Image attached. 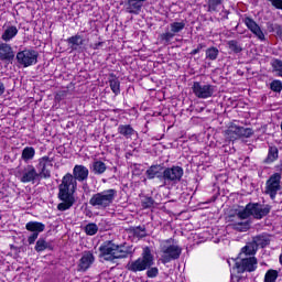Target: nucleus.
I'll list each match as a JSON object with an SVG mask.
<instances>
[{"label":"nucleus","mask_w":282,"mask_h":282,"mask_svg":"<svg viewBox=\"0 0 282 282\" xmlns=\"http://www.w3.org/2000/svg\"><path fill=\"white\" fill-rule=\"evenodd\" d=\"M144 4L138 0H128L126 3V12L128 14H140Z\"/></svg>","instance_id":"nucleus-22"},{"label":"nucleus","mask_w":282,"mask_h":282,"mask_svg":"<svg viewBox=\"0 0 282 282\" xmlns=\"http://www.w3.org/2000/svg\"><path fill=\"white\" fill-rule=\"evenodd\" d=\"M267 29L269 32H274L279 39L282 41V24H276V23H268Z\"/></svg>","instance_id":"nucleus-35"},{"label":"nucleus","mask_w":282,"mask_h":282,"mask_svg":"<svg viewBox=\"0 0 282 282\" xmlns=\"http://www.w3.org/2000/svg\"><path fill=\"white\" fill-rule=\"evenodd\" d=\"M118 195V191L110 188L94 194L89 199V205L98 210L109 208Z\"/></svg>","instance_id":"nucleus-4"},{"label":"nucleus","mask_w":282,"mask_h":282,"mask_svg":"<svg viewBox=\"0 0 282 282\" xmlns=\"http://www.w3.org/2000/svg\"><path fill=\"white\" fill-rule=\"evenodd\" d=\"M161 261L162 263H171V261H175L180 259L182 256V249L180 246L173 243V239L164 240L161 243Z\"/></svg>","instance_id":"nucleus-6"},{"label":"nucleus","mask_w":282,"mask_h":282,"mask_svg":"<svg viewBox=\"0 0 282 282\" xmlns=\"http://www.w3.org/2000/svg\"><path fill=\"white\" fill-rule=\"evenodd\" d=\"M19 34V29H17V26L14 25H9L7 26V30H4V32L1 35L2 41H4V43H8L10 41H12V39H14V36H17Z\"/></svg>","instance_id":"nucleus-25"},{"label":"nucleus","mask_w":282,"mask_h":282,"mask_svg":"<svg viewBox=\"0 0 282 282\" xmlns=\"http://www.w3.org/2000/svg\"><path fill=\"white\" fill-rule=\"evenodd\" d=\"M96 257L94 256V251H84L82 258L79 259V271L87 272V270L94 265Z\"/></svg>","instance_id":"nucleus-16"},{"label":"nucleus","mask_w":282,"mask_h":282,"mask_svg":"<svg viewBox=\"0 0 282 282\" xmlns=\"http://www.w3.org/2000/svg\"><path fill=\"white\" fill-rule=\"evenodd\" d=\"M254 134L252 128H245L240 126L239 138H251Z\"/></svg>","instance_id":"nucleus-40"},{"label":"nucleus","mask_w":282,"mask_h":282,"mask_svg":"<svg viewBox=\"0 0 282 282\" xmlns=\"http://www.w3.org/2000/svg\"><path fill=\"white\" fill-rule=\"evenodd\" d=\"M205 56L208 61H217L219 57V48L210 46L205 51Z\"/></svg>","instance_id":"nucleus-33"},{"label":"nucleus","mask_w":282,"mask_h":282,"mask_svg":"<svg viewBox=\"0 0 282 282\" xmlns=\"http://www.w3.org/2000/svg\"><path fill=\"white\" fill-rule=\"evenodd\" d=\"M15 58L22 67H32V65L39 63V52L34 50L20 51L17 53Z\"/></svg>","instance_id":"nucleus-8"},{"label":"nucleus","mask_w":282,"mask_h":282,"mask_svg":"<svg viewBox=\"0 0 282 282\" xmlns=\"http://www.w3.org/2000/svg\"><path fill=\"white\" fill-rule=\"evenodd\" d=\"M219 6H221V0H210L209 1V12H217Z\"/></svg>","instance_id":"nucleus-44"},{"label":"nucleus","mask_w":282,"mask_h":282,"mask_svg":"<svg viewBox=\"0 0 282 282\" xmlns=\"http://www.w3.org/2000/svg\"><path fill=\"white\" fill-rule=\"evenodd\" d=\"M66 42L68 43V45H70V48L73 51H76V50H78V47L85 45V40L83 39V35H80V34H76V35L68 37L66 40Z\"/></svg>","instance_id":"nucleus-24"},{"label":"nucleus","mask_w":282,"mask_h":282,"mask_svg":"<svg viewBox=\"0 0 282 282\" xmlns=\"http://www.w3.org/2000/svg\"><path fill=\"white\" fill-rule=\"evenodd\" d=\"M234 230H238L239 232H247V230H250V223H236L232 225Z\"/></svg>","instance_id":"nucleus-38"},{"label":"nucleus","mask_w":282,"mask_h":282,"mask_svg":"<svg viewBox=\"0 0 282 282\" xmlns=\"http://www.w3.org/2000/svg\"><path fill=\"white\" fill-rule=\"evenodd\" d=\"M85 232H86V235L94 237V235H96V232H98V225H96L94 223L86 225Z\"/></svg>","instance_id":"nucleus-39"},{"label":"nucleus","mask_w":282,"mask_h":282,"mask_svg":"<svg viewBox=\"0 0 282 282\" xmlns=\"http://www.w3.org/2000/svg\"><path fill=\"white\" fill-rule=\"evenodd\" d=\"M276 279H279V271L274 269H270L267 271L264 275V282H276Z\"/></svg>","instance_id":"nucleus-36"},{"label":"nucleus","mask_w":282,"mask_h":282,"mask_svg":"<svg viewBox=\"0 0 282 282\" xmlns=\"http://www.w3.org/2000/svg\"><path fill=\"white\" fill-rule=\"evenodd\" d=\"M99 257L104 259V261L115 262L116 259H127L131 252L124 249L122 245H116L113 241L108 240L105 241L99 247Z\"/></svg>","instance_id":"nucleus-2"},{"label":"nucleus","mask_w":282,"mask_h":282,"mask_svg":"<svg viewBox=\"0 0 282 282\" xmlns=\"http://www.w3.org/2000/svg\"><path fill=\"white\" fill-rule=\"evenodd\" d=\"M206 47V44L204 43H200L197 45L196 48H194L192 52H191V55L192 56H195L196 54H199L202 52V50H204Z\"/></svg>","instance_id":"nucleus-46"},{"label":"nucleus","mask_w":282,"mask_h":282,"mask_svg":"<svg viewBox=\"0 0 282 282\" xmlns=\"http://www.w3.org/2000/svg\"><path fill=\"white\" fill-rule=\"evenodd\" d=\"M273 8H276V10H282V0H268Z\"/></svg>","instance_id":"nucleus-47"},{"label":"nucleus","mask_w":282,"mask_h":282,"mask_svg":"<svg viewBox=\"0 0 282 282\" xmlns=\"http://www.w3.org/2000/svg\"><path fill=\"white\" fill-rule=\"evenodd\" d=\"M25 228L29 232H32L28 237V243L29 246H34V243H36V239H39V235L45 231V224L39 221H29L26 223Z\"/></svg>","instance_id":"nucleus-11"},{"label":"nucleus","mask_w":282,"mask_h":282,"mask_svg":"<svg viewBox=\"0 0 282 282\" xmlns=\"http://www.w3.org/2000/svg\"><path fill=\"white\" fill-rule=\"evenodd\" d=\"M117 131L120 135L126 138V140H129L131 137L135 135V129H133L131 124H120Z\"/></svg>","instance_id":"nucleus-23"},{"label":"nucleus","mask_w":282,"mask_h":282,"mask_svg":"<svg viewBox=\"0 0 282 282\" xmlns=\"http://www.w3.org/2000/svg\"><path fill=\"white\" fill-rule=\"evenodd\" d=\"M192 91L196 96V98L206 100V98H213V94H215V86L210 84L194 82L192 86Z\"/></svg>","instance_id":"nucleus-10"},{"label":"nucleus","mask_w":282,"mask_h":282,"mask_svg":"<svg viewBox=\"0 0 282 282\" xmlns=\"http://www.w3.org/2000/svg\"><path fill=\"white\" fill-rule=\"evenodd\" d=\"M257 259L254 257L240 258V262L235 263V268L239 273L241 272H254L257 270Z\"/></svg>","instance_id":"nucleus-14"},{"label":"nucleus","mask_w":282,"mask_h":282,"mask_svg":"<svg viewBox=\"0 0 282 282\" xmlns=\"http://www.w3.org/2000/svg\"><path fill=\"white\" fill-rule=\"evenodd\" d=\"M102 45H105V42H98L91 45V47L94 50H100V47H102Z\"/></svg>","instance_id":"nucleus-49"},{"label":"nucleus","mask_w":282,"mask_h":282,"mask_svg":"<svg viewBox=\"0 0 282 282\" xmlns=\"http://www.w3.org/2000/svg\"><path fill=\"white\" fill-rule=\"evenodd\" d=\"M77 188L78 182H76V178H74L72 173H66L58 185L57 197L62 203L57 205V210L65 213V210H69V208L76 204V197L74 194L76 193Z\"/></svg>","instance_id":"nucleus-1"},{"label":"nucleus","mask_w":282,"mask_h":282,"mask_svg":"<svg viewBox=\"0 0 282 282\" xmlns=\"http://www.w3.org/2000/svg\"><path fill=\"white\" fill-rule=\"evenodd\" d=\"M272 67L275 69V72H280V74H282V59L273 61Z\"/></svg>","instance_id":"nucleus-45"},{"label":"nucleus","mask_w":282,"mask_h":282,"mask_svg":"<svg viewBox=\"0 0 282 282\" xmlns=\"http://www.w3.org/2000/svg\"><path fill=\"white\" fill-rule=\"evenodd\" d=\"M145 175H147L148 180H155V177H158V180H160V182H162L163 175H164V166H162L160 164L151 165L145 171Z\"/></svg>","instance_id":"nucleus-20"},{"label":"nucleus","mask_w":282,"mask_h":282,"mask_svg":"<svg viewBox=\"0 0 282 282\" xmlns=\"http://www.w3.org/2000/svg\"><path fill=\"white\" fill-rule=\"evenodd\" d=\"M252 242L256 245V248H265V246H270V237L267 235H260L256 236L252 240Z\"/></svg>","instance_id":"nucleus-28"},{"label":"nucleus","mask_w":282,"mask_h":282,"mask_svg":"<svg viewBox=\"0 0 282 282\" xmlns=\"http://www.w3.org/2000/svg\"><path fill=\"white\" fill-rule=\"evenodd\" d=\"M279 191H281V173H274L265 182L264 193L270 199H276Z\"/></svg>","instance_id":"nucleus-9"},{"label":"nucleus","mask_w":282,"mask_h":282,"mask_svg":"<svg viewBox=\"0 0 282 282\" xmlns=\"http://www.w3.org/2000/svg\"><path fill=\"white\" fill-rule=\"evenodd\" d=\"M184 177V169L182 166L163 167V186H169V184H177L182 182Z\"/></svg>","instance_id":"nucleus-7"},{"label":"nucleus","mask_w":282,"mask_h":282,"mask_svg":"<svg viewBox=\"0 0 282 282\" xmlns=\"http://www.w3.org/2000/svg\"><path fill=\"white\" fill-rule=\"evenodd\" d=\"M158 274H160V270L158 269V267L148 268V271H147L148 279H155Z\"/></svg>","instance_id":"nucleus-43"},{"label":"nucleus","mask_w":282,"mask_h":282,"mask_svg":"<svg viewBox=\"0 0 282 282\" xmlns=\"http://www.w3.org/2000/svg\"><path fill=\"white\" fill-rule=\"evenodd\" d=\"M110 76H111V79H109L110 89L111 91L115 93V96H118V94H120V80L118 79V77L113 76V74H111Z\"/></svg>","instance_id":"nucleus-34"},{"label":"nucleus","mask_w":282,"mask_h":282,"mask_svg":"<svg viewBox=\"0 0 282 282\" xmlns=\"http://www.w3.org/2000/svg\"><path fill=\"white\" fill-rule=\"evenodd\" d=\"M234 282H246V278L241 275H236L231 278Z\"/></svg>","instance_id":"nucleus-48"},{"label":"nucleus","mask_w":282,"mask_h":282,"mask_svg":"<svg viewBox=\"0 0 282 282\" xmlns=\"http://www.w3.org/2000/svg\"><path fill=\"white\" fill-rule=\"evenodd\" d=\"M279 261H280V263L282 264V253H281L280 257H279Z\"/></svg>","instance_id":"nucleus-51"},{"label":"nucleus","mask_w":282,"mask_h":282,"mask_svg":"<svg viewBox=\"0 0 282 282\" xmlns=\"http://www.w3.org/2000/svg\"><path fill=\"white\" fill-rule=\"evenodd\" d=\"M270 210H272L271 205L263 206L259 203H249L245 208L238 210L236 215L238 219H249V217H253V219H263V217L270 215Z\"/></svg>","instance_id":"nucleus-3"},{"label":"nucleus","mask_w":282,"mask_h":282,"mask_svg":"<svg viewBox=\"0 0 282 282\" xmlns=\"http://www.w3.org/2000/svg\"><path fill=\"white\" fill-rule=\"evenodd\" d=\"M40 177L41 172H36V167H34V165H28L22 171L20 182H22V184H30V182L31 184H35L36 180H39Z\"/></svg>","instance_id":"nucleus-13"},{"label":"nucleus","mask_w":282,"mask_h":282,"mask_svg":"<svg viewBox=\"0 0 282 282\" xmlns=\"http://www.w3.org/2000/svg\"><path fill=\"white\" fill-rule=\"evenodd\" d=\"M155 204V200L153 197H144L141 202L142 208H153V205Z\"/></svg>","instance_id":"nucleus-42"},{"label":"nucleus","mask_w":282,"mask_h":282,"mask_svg":"<svg viewBox=\"0 0 282 282\" xmlns=\"http://www.w3.org/2000/svg\"><path fill=\"white\" fill-rule=\"evenodd\" d=\"M34 155H36V150H34L33 147H26L22 150V160H24V162L34 160Z\"/></svg>","instance_id":"nucleus-32"},{"label":"nucleus","mask_w":282,"mask_h":282,"mask_svg":"<svg viewBox=\"0 0 282 282\" xmlns=\"http://www.w3.org/2000/svg\"><path fill=\"white\" fill-rule=\"evenodd\" d=\"M17 54L14 53V48H12V45L8 44L7 42L0 43V61L2 63H12L14 61V57Z\"/></svg>","instance_id":"nucleus-15"},{"label":"nucleus","mask_w":282,"mask_h":282,"mask_svg":"<svg viewBox=\"0 0 282 282\" xmlns=\"http://www.w3.org/2000/svg\"><path fill=\"white\" fill-rule=\"evenodd\" d=\"M245 24L259 39L260 41H265V34H263V31L261 30V26L256 23V21L252 18H245Z\"/></svg>","instance_id":"nucleus-18"},{"label":"nucleus","mask_w":282,"mask_h":282,"mask_svg":"<svg viewBox=\"0 0 282 282\" xmlns=\"http://www.w3.org/2000/svg\"><path fill=\"white\" fill-rule=\"evenodd\" d=\"M52 162H54V159H50V156H42L39 159L37 169H40L41 177L44 180H50V177H52V173L47 170V166H52Z\"/></svg>","instance_id":"nucleus-17"},{"label":"nucleus","mask_w":282,"mask_h":282,"mask_svg":"<svg viewBox=\"0 0 282 282\" xmlns=\"http://www.w3.org/2000/svg\"><path fill=\"white\" fill-rule=\"evenodd\" d=\"M169 28L170 31H165L160 35V39L161 41H163V43H171V41L175 39V35L180 34V32H182L184 28H186V22H172L170 23Z\"/></svg>","instance_id":"nucleus-12"},{"label":"nucleus","mask_w":282,"mask_h":282,"mask_svg":"<svg viewBox=\"0 0 282 282\" xmlns=\"http://www.w3.org/2000/svg\"><path fill=\"white\" fill-rule=\"evenodd\" d=\"M270 89H271V91H275L276 94H281V91H282V82L279 80V79L273 80L270 84Z\"/></svg>","instance_id":"nucleus-41"},{"label":"nucleus","mask_w":282,"mask_h":282,"mask_svg":"<svg viewBox=\"0 0 282 282\" xmlns=\"http://www.w3.org/2000/svg\"><path fill=\"white\" fill-rule=\"evenodd\" d=\"M90 171L94 175H102L107 171V164L102 161H95L90 165Z\"/></svg>","instance_id":"nucleus-27"},{"label":"nucleus","mask_w":282,"mask_h":282,"mask_svg":"<svg viewBox=\"0 0 282 282\" xmlns=\"http://www.w3.org/2000/svg\"><path fill=\"white\" fill-rule=\"evenodd\" d=\"M75 182H87L89 180V169L85 165H75L73 169V174Z\"/></svg>","instance_id":"nucleus-19"},{"label":"nucleus","mask_w":282,"mask_h":282,"mask_svg":"<svg viewBox=\"0 0 282 282\" xmlns=\"http://www.w3.org/2000/svg\"><path fill=\"white\" fill-rule=\"evenodd\" d=\"M229 50H231V52H234L235 54H239L241 52H243V48L241 47V45H239V42H237V40H230L227 43Z\"/></svg>","instance_id":"nucleus-37"},{"label":"nucleus","mask_w":282,"mask_h":282,"mask_svg":"<svg viewBox=\"0 0 282 282\" xmlns=\"http://www.w3.org/2000/svg\"><path fill=\"white\" fill-rule=\"evenodd\" d=\"M276 160H279V148H276L275 145L269 147L268 156L264 162L267 164H272V162H276Z\"/></svg>","instance_id":"nucleus-29"},{"label":"nucleus","mask_w":282,"mask_h":282,"mask_svg":"<svg viewBox=\"0 0 282 282\" xmlns=\"http://www.w3.org/2000/svg\"><path fill=\"white\" fill-rule=\"evenodd\" d=\"M154 263L153 254H151V250L147 248L142 253V258L130 260L127 263L126 270L137 274V272H144V270L151 268Z\"/></svg>","instance_id":"nucleus-5"},{"label":"nucleus","mask_w":282,"mask_h":282,"mask_svg":"<svg viewBox=\"0 0 282 282\" xmlns=\"http://www.w3.org/2000/svg\"><path fill=\"white\" fill-rule=\"evenodd\" d=\"M6 94V84L3 82H0V96H3Z\"/></svg>","instance_id":"nucleus-50"},{"label":"nucleus","mask_w":282,"mask_h":282,"mask_svg":"<svg viewBox=\"0 0 282 282\" xmlns=\"http://www.w3.org/2000/svg\"><path fill=\"white\" fill-rule=\"evenodd\" d=\"M130 232L131 235H133V237H137L138 239H143V237H147V227L144 226L131 227Z\"/></svg>","instance_id":"nucleus-31"},{"label":"nucleus","mask_w":282,"mask_h":282,"mask_svg":"<svg viewBox=\"0 0 282 282\" xmlns=\"http://www.w3.org/2000/svg\"><path fill=\"white\" fill-rule=\"evenodd\" d=\"M257 245L251 241L248 242L240 251L239 259H248L250 257H254L257 254Z\"/></svg>","instance_id":"nucleus-21"},{"label":"nucleus","mask_w":282,"mask_h":282,"mask_svg":"<svg viewBox=\"0 0 282 282\" xmlns=\"http://www.w3.org/2000/svg\"><path fill=\"white\" fill-rule=\"evenodd\" d=\"M34 250L35 252H45V250H54V247L45 238H39Z\"/></svg>","instance_id":"nucleus-26"},{"label":"nucleus","mask_w":282,"mask_h":282,"mask_svg":"<svg viewBox=\"0 0 282 282\" xmlns=\"http://www.w3.org/2000/svg\"><path fill=\"white\" fill-rule=\"evenodd\" d=\"M239 133H240V126H237L235 123H231L226 130V135L230 140H237V138H239Z\"/></svg>","instance_id":"nucleus-30"}]
</instances>
